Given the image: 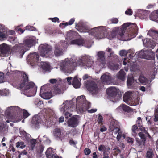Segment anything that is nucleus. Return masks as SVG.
Instances as JSON below:
<instances>
[{"mask_svg":"<svg viewBox=\"0 0 158 158\" xmlns=\"http://www.w3.org/2000/svg\"><path fill=\"white\" fill-rule=\"evenodd\" d=\"M98 119V123L99 124L101 123H102L103 120L102 117L101 115H99Z\"/></svg>","mask_w":158,"mask_h":158,"instance_id":"e2e57ef3","label":"nucleus"},{"mask_svg":"<svg viewBox=\"0 0 158 158\" xmlns=\"http://www.w3.org/2000/svg\"><path fill=\"white\" fill-rule=\"evenodd\" d=\"M57 80L56 79H51L49 80V81L50 83L53 84L56 83L57 82Z\"/></svg>","mask_w":158,"mask_h":158,"instance_id":"69168bd1","label":"nucleus"},{"mask_svg":"<svg viewBox=\"0 0 158 158\" xmlns=\"http://www.w3.org/2000/svg\"><path fill=\"white\" fill-rule=\"evenodd\" d=\"M78 121L77 118L74 116L72 117L68 121V124L69 127H73L77 126Z\"/></svg>","mask_w":158,"mask_h":158,"instance_id":"aec40b11","label":"nucleus"},{"mask_svg":"<svg viewBox=\"0 0 158 158\" xmlns=\"http://www.w3.org/2000/svg\"><path fill=\"white\" fill-rule=\"evenodd\" d=\"M94 63V61L90 56H85L76 62L73 60H65L61 64L60 68L64 73H70L77 66L84 67L85 68H89L92 66Z\"/></svg>","mask_w":158,"mask_h":158,"instance_id":"f257e3e1","label":"nucleus"},{"mask_svg":"<svg viewBox=\"0 0 158 158\" xmlns=\"http://www.w3.org/2000/svg\"><path fill=\"white\" fill-rule=\"evenodd\" d=\"M139 81L140 83L143 85L148 83L149 82V80L143 75H141L140 76Z\"/></svg>","mask_w":158,"mask_h":158,"instance_id":"cd10ccee","label":"nucleus"},{"mask_svg":"<svg viewBox=\"0 0 158 158\" xmlns=\"http://www.w3.org/2000/svg\"><path fill=\"white\" fill-rule=\"evenodd\" d=\"M126 73L123 69H121L117 74V78L122 81H124L125 79Z\"/></svg>","mask_w":158,"mask_h":158,"instance_id":"b1692460","label":"nucleus"},{"mask_svg":"<svg viewBox=\"0 0 158 158\" xmlns=\"http://www.w3.org/2000/svg\"><path fill=\"white\" fill-rule=\"evenodd\" d=\"M64 47V43H59L55 47L54 54L56 56H59L63 54V49Z\"/></svg>","mask_w":158,"mask_h":158,"instance_id":"ddd939ff","label":"nucleus"},{"mask_svg":"<svg viewBox=\"0 0 158 158\" xmlns=\"http://www.w3.org/2000/svg\"><path fill=\"white\" fill-rule=\"evenodd\" d=\"M44 149V147L42 145H40L37 149V152L40 154L42 153Z\"/></svg>","mask_w":158,"mask_h":158,"instance_id":"de8ad7c7","label":"nucleus"},{"mask_svg":"<svg viewBox=\"0 0 158 158\" xmlns=\"http://www.w3.org/2000/svg\"><path fill=\"white\" fill-rule=\"evenodd\" d=\"M4 74L0 72V83H2L4 82Z\"/></svg>","mask_w":158,"mask_h":158,"instance_id":"13d9d810","label":"nucleus"},{"mask_svg":"<svg viewBox=\"0 0 158 158\" xmlns=\"http://www.w3.org/2000/svg\"><path fill=\"white\" fill-rule=\"evenodd\" d=\"M63 106L60 109V111L64 113V116L66 118H68L69 117H71L72 114L70 113L69 111L73 106V102L71 101H66L62 104Z\"/></svg>","mask_w":158,"mask_h":158,"instance_id":"39448f33","label":"nucleus"},{"mask_svg":"<svg viewBox=\"0 0 158 158\" xmlns=\"http://www.w3.org/2000/svg\"><path fill=\"white\" fill-rule=\"evenodd\" d=\"M127 141L128 143H130L131 144H132L134 142L133 139L130 137H127Z\"/></svg>","mask_w":158,"mask_h":158,"instance_id":"bf43d9fd","label":"nucleus"},{"mask_svg":"<svg viewBox=\"0 0 158 158\" xmlns=\"http://www.w3.org/2000/svg\"><path fill=\"white\" fill-rule=\"evenodd\" d=\"M118 19L116 18H112L110 20V23L112 24H117L118 23Z\"/></svg>","mask_w":158,"mask_h":158,"instance_id":"09e8293b","label":"nucleus"},{"mask_svg":"<svg viewBox=\"0 0 158 158\" xmlns=\"http://www.w3.org/2000/svg\"><path fill=\"white\" fill-rule=\"evenodd\" d=\"M153 153L152 152L148 151L147 153V157L148 158H152Z\"/></svg>","mask_w":158,"mask_h":158,"instance_id":"052dcab7","label":"nucleus"},{"mask_svg":"<svg viewBox=\"0 0 158 158\" xmlns=\"http://www.w3.org/2000/svg\"><path fill=\"white\" fill-rule=\"evenodd\" d=\"M43 123L41 117L38 115H35L32 118V123L35 126H37L40 123Z\"/></svg>","mask_w":158,"mask_h":158,"instance_id":"412c9836","label":"nucleus"},{"mask_svg":"<svg viewBox=\"0 0 158 158\" xmlns=\"http://www.w3.org/2000/svg\"><path fill=\"white\" fill-rule=\"evenodd\" d=\"M109 67L111 69L113 70H117L119 69V66L118 64L114 63L110 64Z\"/></svg>","mask_w":158,"mask_h":158,"instance_id":"f704fd0d","label":"nucleus"},{"mask_svg":"<svg viewBox=\"0 0 158 158\" xmlns=\"http://www.w3.org/2000/svg\"><path fill=\"white\" fill-rule=\"evenodd\" d=\"M35 40L33 38L30 37L25 40L23 41V44L24 46L30 48L35 45Z\"/></svg>","mask_w":158,"mask_h":158,"instance_id":"dca6fc26","label":"nucleus"},{"mask_svg":"<svg viewBox=\"0 0 158 158\" xmlns=\"http://www.w3.org/2000/svg\"><path fill=\"white\" fill-rule=\"evenodd\" d=\"M11 117L12 118H11V119L10 121H9V120H7L6 121V122L7 123H9L10 121H11V122H12L14 123H16V122H19L20 121V119H17V118H13V117Z\"/></svg>","mask_w":158,"mask_h":158,"instance_id":"603ef678","label":"nucleus"},{"mask_svg":"<svg viewBox=\"0 0 158 158\" xmlns=\"http://www.w3.org/2000/svg\"><path fill=\"white\" fill-rule=\"evenodd\" d=\"M125 14L129 15H131L132 14V10L131 9H128L125 12Z\"/></svg>","mask_w":158,"mask_h":158,"instance_id":"4d7b16f0","label":"nucleus"},{"mask_svg":"<svg viewBox=\"0 0 158 158\" xmlns=\"http://www.w3.org/2000/svg\"><path fill=\"white\" fill-rule=\"evenodd\" d=\"M85 84L88 90L92 94H97L100 90V89L98 87L94 81H88L85 83Z\"/></svg>","mask_w":158,"mask_h":158,"instance_id":"423d86ee","label":"nucleus"},{"mask_svg":"<svg viewBox=\"0 0 158 158\" xmlns=\"http://www.w3.org/2000/svg\"><path fill=\"white\" fill-rule=\"evenodd\" d=\"M82 106L85 109H88L90 106V104L87 101H85L83 103Z\"/></svg>","mask_w":158,"mask_h":158,"instance_id":"ea45409f","label":"nucleus"},{"mask_svg":"<svg viewBox=\"0 0 158 158\" xmlns=\"http://www.w3.org/2000/svg\"><path fill=\"white\" fill-rule=\"evenodd\" d=\"M37 140L36 139H32L30 140V147L31 150H33L34 149Z\"/></svg>","mask_w":158,"mask_h":158,"instance_id":"e433bc0d","label":"nucleus"},{"mask_svg":"<svg viewBox=\"0 0 158 158\" xmlns=\"http://www.w3.org/2000/svg\"><path fill=\"white\" fill-rule=\"evenodd\" d=\"M27 60L31 65L36 64L39 60V55L36 52L31 53L27 56Z\"/></svg>","mask_w":158,"mask_h":158,"instance_id":"9d476101","label":"nucleus"},{"mask_svg":"<svg viewBox=\"0 0 158 158\" xmlns=\"http://www.w3.org/2000/svg\"><path fill=\"white\" fill-rule=\"evenodd\" d=\"M91 33L93 36L98 39L104 38L105 37L110 40H112L115 38L116 35L115 31L108 32L106 29L101 27H94L91 30Z\"/></svg>","mask_w":158,"mask_h":158,"instance_id":"20e7f679","label":"nucleus"},{"mask_svg":"<svg viewBox=\"0 0 158 158\" xmlns=\"http://www.w3.org/2000/svg\"><path fill=\"white\" fill-rule=\"evenodd\" d=\"M118 134L117 135L116 138L117 140L118 141H119L121 137L122 136L123 134L122 132L120 131L118 132Z\"/></svg>","mask_w":158,"mask_h":158,"instance_id":"6e6d98bb","label":"nucleus"},{"mask_svg":"<svg viewBox=\"0 0 158 158\" xmlns=\"http://www.w3.org/2000/svg\"><path fill=\"white\" fill-rule=\"evenodd\" d=\"M143 44L144 46L149 48L151 47V42L148 39H146L143 41Z\"/></svg>","mask_w":158,"mask_h":158,"instance_id":"58836bf2","label":"nucleus"},{"mask_svg":"<svg viewBox=\"0 0 158 158\" xmlns=\"http://www.w3.org/2000/svg\"><path fill=\"white\" fill-rule=\"evenodd\" d=\"M107 94L112 98L115 97L117 94L116 89L114 87H110L107 89Z\"/></svg>","mask_w":158,"mask_h":158,"instance_id":"a211bd4d","label":"nucleus"},{"mask_svg":"<svg viewBox=\"0 0 158 158\" xmlns=\"http://www.w3.org/2000/svg\"><path fill=\"white\" fill-rule=\"evenodd\" d=\"M139 135L141 139L136 138V141L139 146L142 147L143 146H144L145 145V143L146 140V137L145 135L142 132L139 133Z\"/></svg>","mask_w":158,"mask_h":158,"instance_id":"f3484780","label":"nucleus"},{"mask_svg":"<svg viewBox=\"0 0 158 158\" xmlns=\"http://www.w3.org/2000/svg\"><path fill=\"white\" fill-rule=\"evenodd\" d=\"M150 20L156 21L158 20V13L156 12L152 13L150 15Z\"/></svg>","mask_w":158,"mask_h":158,"instance_id":"c756f323","label":"nucleus"},{"mask_svg":"<svg viewBox=\"0 0 158 158\" xmlns=\"http://www.w3.org/2000/svg\"><path fill=\"white\" fill-rule=\"evenodd\" d=\"M133 78L132 77H128L127 81V84L128 86H130L132 84Z\"/></svg>","mask_w":158,"mask_h":158,"instance_id":"79ce46f5","label":"nucleus"},{"mask_svg":"<svg viewBox=\"0 0 158 158\" xmlns=\"http://www.w3.org/2000/svg\"><path fill=\"white\" fill-rule=\"evenodd\" d=\"M138 126L136 124L133 125L132 127V135L135 136L136 135L137 133L136 131L138 129Z\"/></svg>","mask_w":158,"mask_h":158,"instance_id":"a19ab883","label":"nucleus"},{"mask_svg":"<svg viewBox=\"0 0 158 158\" xmlns=\"http://www.w3.org/2000/svg\"><path fill=\"white\" fill-rule=\"evenodd\" d=\"M53 134L56 138H60L61 135V131L59 128H56L53 131Z\"/></svg>","mask_w":158,"mask_h":158,"instance_id":"473e14b6","label":"nucleus"},{"mask_svg":"<svg viewBox=\"0 0 158 158\" xmlns=\"http://www.w3.org/2000/svg\"><path fill=\"white\" fill-rule=\"evenodd\" d=\"M85 97L84 96H81L80 97H78L76 99L77 102H81L84 101V100L85 99Z\"/></svg>","mask_w":158,"mask_h":158,"instance_id":"a18cd8bd","label":"nucleus"},{"mask_svg":"<svg viewBox=\"0 0 158 158\" xmlns=\"http://www.w3.org/2000/svg\"><path fill=\"white\" fill-rule=\"evenodd\" d=\"M85 43L84 40L82 38H79L71 41V44H75L79 46H83Z\"/></svg>","mask_w":158,"mask_h":158,"instance_id":"5701e85b","label":"nucleus"},{"mask_svg":"<svg viewBox=\"0 0 158 158\" xmlns=\"http://www.w3.org/2000/svg\"><path fill=\"white\" fill-rule=\"evenodd\" d=\"M141 14L142 15V16H140L139 15V16L141 17L142 19H144L146 18L148 15L147 12L146 11H142Z\"/></svg>","mask_w":158,"mask_h":158,"instance_id":"49530a36","label":"nucleus"},{"mask_svg":"<svg viewBox=\"0 0 158 158\" xmlns=\"http://www.w3.org/2000/svg\"><path fill=\"white\" fill-rule=\"evenodd\" d=\"M11 53L10 48L5 43L0 45V54L3 57L8 56Z\"/></svg>","mask_w":158,"mask_h":158,"instance_id":"6e6552de","label":"nucleus"},{"mask_svg":"<svg viewBox=\"0 0 158 158\" xmlns=\"http://www.w3.org/2000/svg\"><path fill=\"white\" fill-rule=\"evenodd\" d=\"M52 97V93L51 92H46L43 93L41 95V97L46 99H49Z\"/></svg>","mask_w":158,"mask_h":158,"instance_id":"c85d7f7f","label":"nucleus"},{"mask_svg":"<svg viewBox=\"0 0 158 158\" xmlns=\"http://www.w3.org/2000/svg\"><path fill=\"white\" fill-rule=\"evenodd\" d=\"M138 120L136 121L137 124L139 127H142L139 128L141 131L144 132L145 133H147V131L145 130L144 128L142 127V123L141 118L140 117H138L137 118Z\"/></svg>","mask_w":158,"mask_h":158,"instance_id":"bb28decb","label":"nucleus"},{"mask_svg":"<svg viewBox=\"0 0 158 158\" xmlns=\"http://www.w3.org/2000/svg\"><path fill=\"white\" fill-rule=\"evenodd\" d=\"M122 26L124 29H128L129 31V32H128V33L125 34L123 31L119 32V35L123 40H130L135 37L138 33V28L135 23H126L123 24Z\"/></svg>","mask_w":158,"mask_h":158,"instance_id":"7ed1b4c3","label":"nucleus"},{"mask_svg":"<svg viewBox=\"0 0 158 158\" xmlns=\"http://www.w3.org/2000/svg\"><path fill=\"white\" fill-rule=\"evenodd\" d=\"M52 48L46 44H42L39 47L40 55L43 57H47L51 53Z\"/></svg>","mask_w":158,"mask_h":158,"instance_id":"0eeeda50","label":"nucleus"},{"mask_svg":"<svg viewBox=\"0 0 158 158\" xmlns=\"http://www.w3.org/2000/svg\"><path fill=\"white\" fill-rule=\"evenodd\" d=\"M154 118L153 119V121L155 122L158 121V114L155 113L154 114Z\"/></svg>","mask_w":158,"mask_h":158,"instance_id":"0e129e2a","label":"nucleus"},{"mask_svg":"<svg viewBox=\"0 0 158 158\" xmlns=\"http://www.w3.org/2000/svg\"><path fill=\"white\" fill-rule=\"evenodd\" d=\"M72 79V78L71 77H68L66 78V79L68 82L69 85H71L72 84V83L71 82V81Z\"/></svg>","mask_w":158,"mask_h":158,"instance_id":"338daca9","label":"nucleus"},{"mask_svg":"<svg viewBox=\"0 0 158 158\" xmlns=\"http://www.w3.org/2000/svg\"><path fill=\"white\" fill-rule=\"evenodd\" d=\"M127 52L124 50H122L120 51L119 54L121 56H126L127 55Z\"/></svg>","mask_w":158,"mask_h":158,"instance_id":"8fccbe9b","label":"nucleus"},{"mask_svg":"<svg viewBox=\"0 0 158 158\" xmlns=\"http://www.w3.org/2000/svg\"><path fill=\"white\" fill-rule=\"evenodd\" d=\"M75 21V18H73L71 19L68 22L62 23H60L59 25L60 27L62 25L64 26L63 27H64L65 26H67L68 25H71L73 24Z\"/></svg>","mask_w":158,"mask_h":158,"instance_id":"2f4dec72","label":"nucleus"},{"mask_svg":"<svg viewBox=\"0 0 158 158\" xmlns=\"http://www.w3.org/2000/svg\"><path fill=\"white\" fill-rule=\"evenodd\" d=\"M109 131L112 133L114 132L115 135L117 134L120 131L119 123L116 121H112L110 123Z\"/></svg>","mask_w":158,"mask_h":158,"instance_id":"1a4fd4ad","label":"nucleus"},{"mask_svg":"<svg viewBox=\"0 0 158 158\" xmlns=\"http://www.w3.org/2000/svg\"><path fill=\"white\" fill-rule=\"evenodd\" d=\"M119 108L122 109L123 111L128 113L133 111L132 109L128 106L125 104L121 105L119 106Z\"/></svg>","mask_w":158,"mask_h":158,"instance_id":"a878e982","label":"nucleus"},{"mask_svg":"<svg viewBox=\"0 0 158 158\" xmlns=\"http://www.w3.org/2000/svg\"><path fill=\"white\" fill-rule=\"evenodd\" d=\"M76 27L79 32H89L91 35H93L91 33V29L89 30V27L83 22H79L78 24L76 23Z\"/></svg>","mask_w":158,"mask_h":158,"instance_id":"9b49d317","label":"nucleus"},{"mask_svg":"<svg viewBox=\"0 0 158 158\" xmlns=\"http://www.w3.org/2000/svg\"><path fill=\"white\" fill-rule=\"evenodd\" d=\"M45 154L48 158H53L54 156V153L52 152V149L51 148H48L47 149Z\"/></svg>","mask_w":158,"mask_h":158,"instance_id":"7c9ffc66","label":"nucleus"},{"mask_svg":"<svg viewBox=\"0 0 158 158\" xmlns=\"http://www.w3.org/2000/svg\"><path fill=\"white\" fill-rule=\"evenodd\" d=\"M91 152L90 149L89 148H85L84 150V153L86 155H89Z\"/></svg>","mask_w":158,"mask_h":158,"instance_id":"5fc2aeb1","label":"nucleus"},{"mask_svg":"<svg viewBox=\"0 0 158 158\" xmlns=\"http://www.w3.org/2000/svg\"><path fill=\"white\" fill-rule=\"evenodd\" d=\"M105 53L102 51H100L98 52V57L97 60L101 63L104 64V60L105 59Z\"/></svg>","mask_w":158,"mask_h":158,"instance_id":"4be33fe9","label":"nucleus"},{"mask_svg":"<svg viewBox=\"0 0 158 158\" xmlns=\"http://www.w3.org/2000/svg\"><path fill=\"white\" fill-rule=\"evenodd\" d=\"M148 34L151 37H152L153 39V35H156L158 36V30L151 29L150 30L148 33Z\"/></svg>","mask_w":158,"mask_h":158,"instance_id":"72a5a7b5","label":"nucleus"},{"mask_svg":"<svg viewBox=\"0 0 158 158\" xmlns=\"http://www.w3.org/2000/svg\"><path fill=\"white\" fill-rule=\"evenodd\" d=\"M50 19H51L53 22H57L58 23L59 22V19L57 17H55L54 18H50Z\"/></svg>","mask_w":158,"mask_h":158,"instance_id":"680f3d73","label":"nucleus"},{"mask_svg":"<svg viewBox=\"0 0 158 158\" xmlns=\"http://www.w3.org/2000/svg\"><path fill=\"white\" fill-rule=\"evenodd\" d=\"M23 118H26L30 115V114L25 110H23Z\"/></svg>","mask_w":158,"mask_h":158,"instance_id":"3c124183","label":"nucleus"},{"mask_svg":"<svg viewBox=\"0 0 158 158\" xmlns=\"http://www.w3.org/2000/svg\"><path fill=\"white\" fill-rule=\"evenodd\" d=\"M42 63V68L45 71H48L50 69L49 64L45 62H43Z\"/></svg>","mask_w":158,"mask_h":158,"instance_id":"4c0bfd02","label":"nucleus"},{"mask_svg":"<svg viewBox=\"0 0 158 158\" xmlns=\"http://www.w3.org/2000/svg\"><path fill=\"white\" fill-rule=\"evenodd\" d=\"M72 85L75 88H79L81 84L77 77H75L72 81Z\"/></svg>","mask_w":158,"mask_h":158,"instance_id":"393cba45","label":"nucleus"},{"mask_svg":"<svg viewBox=\"0 0 158 158\" xmlns=\"http://www.w3.org/2000/svg\"><path fill=\"white\" fill-rule=\"evenodd\" d=\"M106 51L107 52L110 53V56H111L113 54V52H111L112 49L109 48H107Z\"/></svg>","mask_w":158,"mask_h":158,"instance_id":"774afa93","label":"nucleus"},{"mask_svg":"<svg viewBox=\"0 0 158 158\" xmlns=\"http://www.w3.org/2000/svg\"><path fill=\"white\" fill-rule=\"evenodd\" d=\"M132 94L131 91L126 92L123 97V101L127 104H129L131 101Z\"/></svg>","mask_w":158,"mask_h":158,"instance_id":"6ab92c4d","label":"nucleus"},{"mask_svg":"<svg viewBox=\"0 0 158 158\" xmlns=\"http://www.w3.org/2000/svg\"><path fill=\"white\" fill-rule=\"evenodd\" d=\"M28 77L25 73H23L22 77L16 78L13 80V84L19 88H24L25 92H29L28 95L32 96L35 95L37 89V87H35V84L31 82H28Z\"/></svg>","mask_w":158,"mask_h":158,"instance_id":"f03ea898","label":"nucleus"},{"mask_svg":"<svg viewBox=\"0 0 158 158\" xmlns=\"http://www.w3.org/2000/svg\"><path fill=\"white\" fill-rule=\"evenodd\" d=\"M101 79L103 84L109 85L111 82L112 77L110 73H106L101 76Z\"/></svg>","mask_w":158,"mask_h":158,"instance_id":"2eb2a0df","label":"nucleus"},{"mask_svg":"<svg viewBox=\"0 0 158 158\" xmlns=\"http://www.w3.org/2000/svg\"><path fill=\"white\" fill-rule=\"evenodd\" d=\"M113 150L114 151L113 155L115 156L117 155L121 152L120 150L118 147L114 148Z\"/></svg>","mask_w":158,"mask_h":158,"instance_id":"37998d69","label":"nucleus"},{"mask_svg":"<svg viewBox=\"0 0 158 158\" xmlns=\"http://www.w3.org/2000/svg\"><path fill=\"white\" fill-rule=\"evenodd\" d=\"M98 150L103 152V158H110V148L108 147H106L104 145H100L98 147Z\"/></svg>","mask_w":158,"mask_h":158,"instance_id":"f8f14e48","label":"nucleus"},{"mask_svg":"<svg viewBox=\"0 0 158 158\" xmlns=\"http://www.w3.org/2000/svg\"><path fill=\"white\" fill-rule=\"evenodd\" d=\"M25 29L26 30L33 31H35V28L34 27L32 26H27L25 27Z\"/></svg>","mask_w":158,"mask_h":158,"instance_id":"864d4df0","label":"nucleus"},{"mask_svg":"<svg viewBox=\"0 0 158 158\" xmlns=\"http://www.w3.org/2000/svg\"><path fill=\"white\" fill-rule=\"evenodd\" d=\"M52 92L54 95H56L61 93V89L56 86L53 88V89H52Z\"/></svg>","mask_w":158,"mask_h":158,"instance_id":"c9c22d12","label":"nucleus"},{"mask_svg":"<svg viewBox=\"0 0 158 158\" xmlns=\"http://www.w3.org/2000/svg\"><path fill=\"white\" fill-rule=\"evenodd\" d=\"M34 104L38 106H39L43 104V102L41 100H40L37 98L35 100L34 102Z\"/></svg>","mask_w":158,"mask_h":158,"instance_id":"c03bdc74","label":"nucleus"},{"mask_svg":"<svg viewBox=\"0 0 158 158\" xmlns=\"http://www.w3.org/2000/svg\"><path fill=\"white\" fill-rule=\"evenodd\" d=\"M23 45L22 44H16L13 48L15 52L19 53V56L20 58H22L23 54L26 52Z\"/></svg>","mask_w":158,"mask_h":158,"instance_id":"4468645a","label":"nucleus"}]
</instances>
